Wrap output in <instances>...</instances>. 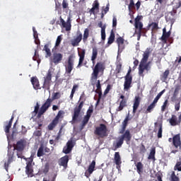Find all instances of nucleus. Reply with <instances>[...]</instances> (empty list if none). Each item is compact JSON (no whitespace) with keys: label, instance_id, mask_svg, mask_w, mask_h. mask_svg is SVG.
I'll list each match as a JSON object with an SVG mask.
<instances>
[{"label":"nucleus","instance_id":"1","mask_svg":"<svg viewBox=\"0 0 181 181\" xmlns=\"http://www.w3.org/2000/svg\"><path fill=\"white\" fill-rule=\"evenodd\" d=\"M151 52L152 49L151 48H146V49L143 54V57L139 65V75L141 77H144V72L145 71V70L146 71H149L151 69H152V66L151 65L152 64V62H148L149 56H151Z\"/></svg>","mask_w":181,"mask_h":181},{"label":"nucleus","instance_id":"2","mask_svg":"<svg viewBox=\"0 0 181 181\" xmlns=\"http://www.w3.org/2000/svg\"><path fill=\"white\" fill-rule=\"evenodd\" d=\"M105 70V64L103 62H98L93 69V73L91 74L90 79L96 81L98 78L100 73L103 74Z\"/></svg>","mask_w":181,"mask_h":181},{"label":"nucleus","instance_id":"3","mask_svg":"<svg viewBox=\"0 0 181 181\" xmlns=\"http://www.w3.org/2000/svg\"><path fill=\"white\" fill-rule=\"evenodd\" d=\"M94 134L100 138H105L106 136H108V129L107 128V125L100 124L98 127H95Z\"/></svg>","mask_w":181,"mask_h":181},{"label":"nucleus","instance_id":"4","mask_svg":"<svg viewBox=\"0 0 181 181\" xmlns=\"http://www.w3.org/2000/svg\"><path fill=\"white\" fill-rule=\"evenodd\" d=\"M131 71H132V69L129 67L126 76H124V90L125 91H128V90L132 87V76L131 74Z\"/></svg>","mask_w":181,"mask_h":181},{"label":"nucleus","instance_id":"5","mask_svg":"<svg viewBox=\"0 0 181 181\" xmlns=\"http://www.w3.org/2000/svg\"><path fill=\"white\" fill-rule=\"evenodd\" d=\"M34 156L35 154L32 153L30 157L28 158L25 173L28 175V177H33V166H32V163L33 162Z\"/></svg>","mask_w":181,"mask_h":181},{"label":"nucleus","instance_id":"6","mask_svg":"<svg viewBox=\"0 0 181 181\" xmlns=\"http://www.w3.org/2000/svg\"><path fill=\"white\" fill-rule=\"evenodd\" d=\"M84 101H86V99L81 101L79 105L74 109V115L72 116V121L74 122H76V121L78 119V117H80L81 110H83V107L84 106Z\"/></svg>","mask_w":181,"mask_h":181},{"label":"nucleus","instance_id":"7","mask_svg":"<svg viewBox=\"0 0 181 181\" xmlns=\"http://www.w3.org/2000/svg\"><path fill=\"white\" fill-rule=\"evenodd\" d=\"M93 106H90L88 110L86 112V115L84 116L82 123L80 126L81 131H83L86 125L88 124V121H90V118H91V115L93 114Z\"/></svg>","mask_w":181,"mask_h":181},{"label":"nucleus","instance_id":"8","mask_svg":"<svg viewBox=\"0 0 181 181\" xmlns=\"http://www.w3.org/2000/svg\"><path fill=\"white\" fill-rule=\"evenodd\" d=\"M60 118H63V110H59L57 115V116L54 118L52 122L48 125V129L49 131H53L57 124H59V120Z\"/></svg>","mask_w":181,"mask_h":181},{"label":"nucleus","instance_id":"9","mask_svg":"<svg viewBox=\"0 0 181 181\" xmlns=\"http://www.w3.org/2000/svg\"><path fill=\"white\" fill-rule=\"evenodd\" d=\"M52 100L50 98H48L46 101L44 103V104L41 106L40 110L38 112V117H40V115H43L45 112H46L50 107H52Z\"/></svg>","mask_w":181,"mask_h":181},{"label":"nucleus","instance_id":"10","mask_svg":"<svg viewBox=\"0 0 181 181\" xmlns=\"http://www.w3.org/2000/svg\"><path fill=\"white\" fill-rule=\"evenodd\" d=\"M73 69H74V59H73V55H70L68 58L67 64L65 65L66 74L71 75Z\"/></svg>","mask_w":181,"mask_h":181},{"label":"nucleus","instance_id":"11","mask_svg":"<svg viewBox=\"0 0 181 181\" xmlns=\"http://www.w3.org/2000/svg\"><path fill=\"white\" fill-rule=\"evenodd\" d=\"M52 84V71H48L46 76L44 77V83L42 88H46V90H50V86Z\"/></svg>","mask_w":181,"mask_h":181},{"label":"nucleus","instance_id":"12","mask_svg":"<svg viewBox=\"0 0 181 181\" xmlns=\"http://www.w3.org/2000/svg\"><path fill=\"white\" fill-rule=\"evenodd\" d=\"M60 22L62 23V29H65L66 32L71 30V17L69 16L67 18L66 22L64 21V19L60 17Z\"/></svg>","mask_w":181,"mask_h":181},{"label":"nucleus","instance_id":"13","mask_svg":"<svg viewBox=\"0 0 181 181\" xmlns=\"http://www.w3.org/2000/svg\"><path fill=\"white\" fill-rule=\"evenodd\" d=\"M27 141L25 139H21L17 141L16 144L14 146V149L18 151V152H23L25 148H26Z\"/></svg>","mask_w":181,"mask_h":181},{"label":"nucleus","instance_id":"14","mask_svg":"<svg viewBox=\"0 0 181 181\" xmlns=\"http://www.w3.org/2000/svg\"><path fill=\"white\" fill-rule=\"evenodd\" d=\"M62 60H63V54L60 53L55 52L50 57V62L54 63L55 66L59 64V63H62Z\"/></svg>","mask_w":181,"mask_h":181},{"label":"nucleus","instance_id":"15","mask_svg":"<svg viewBox=\"0 0 181 181\" xmlns=\"http://www.w3.org/2000/svg\"><path fill=\"white\" fill-rule=\"evenodd\" d=\"M120 138L123 141H125L127 145H129V142H131V139H132V134H131V132H129V129H127L124 132L123 134L120 136Z\"/></svg>","mask_w":181,"mask_h":181},{"label":"nucleus","instance_id":"16","mask_svg":"<svg viewBox=\"0 0 181 181\" xmlns=\"http://www.w3.org/2000/svg\"><path fill=\"white\" fill-rule=\"evenodd\" d=\"M13 155H15V153L12 151H8V161L7 163H4V169L8 172V169L9 168V165L13 162Z\"/></svg>","mask_w":181,"mask_h":181},{"label":"nucleus","instance_id":"17","mask_svg":"<svg viewBox=\"0 0 181 181\" xmlns=\"http://www.w3.org/2000/svg\"><path fill=\"white\" fill-rule=\"evenodd\" d=\"M168 121L171 127H176L177 125H180L181 124L180 117L177 119V116H176V115H172L171 118H170Z\"/></svg>","mask_w":181,"mask_h":181},{"label":"nucleus","instance_id":"18","mask_svg":"<svg viewBox=\"0 0 181 181\" xmlns=\"http://www.w3.org/2000/svg\"><path fill=\"white\" fill-rule=\"evenodd\" d=\"M92 6L93 7L89 11L90 15H95V13L100 11V3L98 2V0H95Z\"/></svg>","mask_w":181,"mask_h":181},{"label":"nucleus","instance_id":"19","mask_svg":"<svg viewBox=\"0 0 181 181\" xmlns=\"http://www.w3.org/2000/svg\"><path fill=\"white\" fill-rule=\"evenodd\" d=\"M73 148H74V144H73V141L72 140L68 141L66 143V146L64 147L63 148L64 153H65L66 155L70 153V152L73 151Z\"/></svg>","mask_w":181,"mask_h":181},{"label":"nucleus","instance_id":"20","mask_svg":"<svg viewBox=\"0 0 181 181\" xmlns=\"http://www.w3.org/2000/svg\"><path fill=\"white\" fill-rule=\"evenodd\" d=\"M73 148H74V144H73V141L72 140L68 141L66 143V146L64 147L63 148L64 153H65L66 155L70 153V152L73 151Z\"/></svg>","mask_w":181,"mask_h":181},{"label":"nucleus","instance_id":"21","mask_svg":"<svg viewBox=\"0 0 181 181\" xmlns=\"http://www.w3.org/2000/svg\"><path fill=\"white\" fill-rule=\"evenodd\" d=\"M173 145L176 149H177V148L181 149L180 134H176L173 137Z\"/></svg>","mask_w":181,"mask_h":181},{"label":"nucleus","instance_id":"22","mask_svg":"<svg viewBox=\"0 0 181 181\" xmlns=\"http://www.w3.org/2000/svg\"><path fill=\"white\" fill-rule=\"evenodd\" d=\"M141 105V98L139 96H135L133 104V114H136L139 105Z\"/></svg>","mask_w":181,"mask_h":181},{"label":"nucleus","instance_id":"23","mask_svg":"<svg viewBox=\"0 0 181 181\" xmlns=\"http://www.w3.org/2000/svg\"><path fill=\"white\" fill-rule=\"evenodd\" d=\"M154 125H155L154 132H156V131H158V128L157 136L158 139L162 138V132L163 131V129L162 128V127H163L162 122H158V123L156 122L154 124Z\"/></svg>","mask_w":181,"mask_h":181},{"label":"nucleus","instance_id":"24","mask_svg":"<svg viewBox=\"0 0 181 181\" xmlns=\"http://www.w3.org/2000/svg\"><path fill=\"white\" fill-rule=\"evenodd\" d=\"M83 40V34L80 32L77 33V36L76 38L71 40V43L75 47L76 46H78L80 45V42Z\"/></svg>","mask_w":181,"mask_h":181},{"label":"nucleus","instance_id":"25","mask_svg":"<svg viewBox=\"0 0 181 181\" xmlns=\"http://www.w3.org/2000/svg\"><path fill=\"white\" fill-rule=\"evenodd\" d=\"M68 163H69V156L67 155L63 156L59 160V166H63L64 169H67Z\"/></svg>","mask_w":181,"mask_h":181},{"label":"nucleus","instance_id":"26","mask_svg":"<svg viewBox=\"0 0 181 181\" xmlns=\"http://www.w3.org/2000/svg\"><path fill=\"white\" fill-rule=\"evenodd\" d=\"M79 57V62L77 67H81L83 66V62H84V57H86V49H81L78 52Z\"/></svg>","mask_w":181,"mask_h":181},{"label":"nucleus","instance_id":"27","mask_svg":"<svg viewBox=\"0 0 181 181\" xmlns=\"http://www.w3.org/2000/svg\"><path fill=\"white\" fill-rule=\"evenodd\" d=\"M98 56V49H97V47H94L92 49V56L90 58V60L93 63V66L95 65V60H97Z\"/></svg>","mask_w":181,"mask_h":181},{"label":"nucleus","instance_id":"28","mask_svg":"<svg viewBox=\"0 0 181 181\" xmlns=\"http://www.w3.org/2000/svg\"><path fill=\"white\" fill-rule=\"evenodd\" d=\"M31 83L33 84L34 90H40V84L39 83V79H37V77H32Z\"/></svg>","mask_w":181,"mask_h":181},{"label":"nucleus","instance_id":"29","mask_svg":"<svg viewBox=\"0 0 181 181\" xmlns=\"http://www.w3.org/2000/svg\"><path fill=\"white\" fill-rule=\"evenodd\" d=\"M129 115H127L124 120L122 122V127L119 134H124V132H125V129H127V127L128 126V121H129Z\"/></svg>","mask_w":181,"mask_h":181},{"label":"nucleus","instance_id":"30","mask_svg":"<svg viewBox=\"0 0 181 181\" xmlns=\"http://www.w3.org/2000/svg\"><path fill=\"white\" fill-rule=\"evenodd\" d=\"M170 37V31L166 32V28L163 29V35L161 37V40L166 43L168 42V39Z\"/></svg>","mask_w":181,"mask_h":181},{"label":"nucleus","instance_id":"31","mask_svg":"<svg viewBox=\"0 0 181 181\" xmlns=\"http://www.w3.org/2000/svg\"><path fill=\"white\" fill-rule=\"evenodd\" d=\"M14 118H15V117L13 115H12L10 121L8 122L7 125L5 127L4 131H5L6 134H9V130L12 127V122H13Z\"/></svg>","mask_w":181,"mask_h":181},{"label":"nucleus","instance_id":"32","mask_svg":"<svg viewBox=\"0 0 181 181\" xmlns=\"http://www.w3.org/2000/svg\"><path fill=\"white\" fill-rule=\"evenodd\" d=\"M136 172L139 175H142L144 173V165L141 162H138L136 164Z\"/></svg>","mask_w":181,"mask_h":181},{"label":"nucleus","instance_id":"33","mask_svg":"<svg viewBox=\"0 0 181 181\" xmlns=\"http://www.w3.org/2000/svg\"><path fill=\"white\" fill-rule=\"evenodd\" d=\"M115 163L117 165V166H119L121 163H122V161H121V156H119V152H115Z\"/></svg>","mask_w":181,"mask_h":181},{"label":"nucleus","instance_id":"34","mask_svg":"<svg viewBox=\"0 0 181 181\" xmlns=\"http://www.w3.org/2000/svg\"><path fill=\"white\" fill-rule=\"evenodd\" d=\"M156 153V148H155V147L151 148L150 153L148 157V159H149V160L151 159V160H153V162H155V160H156L155 158Z\"/></svg>","mask_w":181,"mask_h":181},{"label":"nucleus","instance_id":"35","mask_svg":"<svg viewBox=\"0 0 181 181\" xmlns=\"http://www.w3.org/2000/svg\"><path fill=\"white\" fill-rule=\"evenodd\" d=\"M169 74H170V71L169 69L165 70L163 74L160 76V80L163 83L168 80V77H169Z\"/></svg>","mask_w":181,"mask_h":181},{"label":"nucleus","instance_id":"36","mask_svg":"<svg viewBox=\"0 0 181 181\" xmlns=\"http://www.w3.org/2000/svg\"><path fill=\"white\" fill-rule=\"evenodd\" d=\"M127 107V100H122L119 103V107L116 109V111H122L124 108Z\"/></svg>","mask_w":181,"mask_h":181},{"label":"nucleus","instance_id":"37","mask_svg":"<svg viewBox=\"0 0 181 181\" xmlns=\"http://www.w3.org/2000/svg\"><path fill=\"white\" fill-rule=\"evenodd\" d=\"M115 40V33H114V30L110 32V35L108 37L107 45H112Z\"/></svg>","mask_w":181,"mask_h":181},{"label":"nucleus","instance_id":"38","mask_svg":"<svg viewBox=\"0 0 181 181\" xmlns=\"http://www.w3.org/2000/svg\"><path fill=\"white\" fill-rule=\"evenodd\" d=\"M124 144V141L122 140V139L119 137V140L117 141V143H113L114 149L113 151H117L118 148H121L122 146V144Z\"/></svg>","mask_w":181,"mask_h":181},{"label":"nucleus","instance_id":"39","mask_svg":"<svg viewBox=\"0 0 181 181\" xmlns=\"http://www.w3.org/2000/svg\"><path fill=\"white\" fill-rule=\"evenodd\" d=\"M88 36H90V30L88 28H86L84 30L83 37L82 38L83 43H86V42H87V40H88Z\"/></svg>","mask_w":181,"mask_h":181},{"label":"nucleus","instance_id":"40","mask_svg":"<svg viewBox=\"0 0 181 181\" xmlns=\"http://www.w3.org/2000/svg\"><path fill=\"white\" fill-rule=\"evenodd\" d=\"M44 155H45V146H43V145H41L37 150V158H40Z\"/></svg>","mask_w":181,"mask_h":181},{"label":"nucleus","instance_id":"41","mask_svg":"<svg viewBox=\"0 0 181 181\" xmlns=\"http://www.w3.org/2000/svg\"><path fill=\"white\" fill-rule=\"evenodd\" d=\"M95 170V160H93L91 163L89 165L87 172L89 173H93Z\"/></svg>","mask_w":181,"mask_h":181},{"label":"nucleus","instance_id":"42","mask_svg":"<svg viewBox=\"0 0 181 181\" xmlns=\"http://www.w3.org/2000/svg\"><path fill=\"white\" fill-rule=\"evenodd\" d=\"M151 26H152V29H151L152 32H153V30H158V29H159L158 23L153 22V23L148 24L147 26L148 30H149V29H151Z\"/></svg>","mask_w":181,"mask_h":181},{"label":"nucleus","instance_id":"43","mask_svg":"<svg viewBox=\"0 0 181 181\" xmlns=\"http://www.w3.org/2000/svg\"><path fill=\"white\" fill-rule=\"evenodd\" d=\"M43 50H45V52L46 53L45 57H50L52 56V52L50 51V49L49 48L48 44H47L44 46Z\"/></svg>","mask_w":181,"mask_h":181},{"label":"nucleus","instance_id":"44","mask_svg":"<svg viewBox=\"0 0 181 181\" xmlns=\"http://www.w3.org/2000/svg\"><path fill=\"white\" fill-rule=\"evenodd\" d=\"M60 97H62V95L60 94V93L57 92V93H52V98H50V100L54 102V100H59V98H60Z\"/></svg>","mask_w":181,"mask_h":181},{"label":"nucleus","instance_id":"45","mask_svg":"<svg viewBox=\"0 0 181 181\" xmlns=\"http://www.w3.org/2000/svg\"><path fill=\"white\" fill-rule=\"evenodd\" d=\"M170 181H180L179 177L176 176L175 171H173L171 173Z\"/></svg>","mask_w":181,"mask_h":181},{"label":"nucleus","instance_id":"46","mask_svg":"<svg viewBox=\"0 0 181 181\" xmlns=\"http://www.w3.org/2000/svg\"><path fill=\"white\" fill-rule=\"evenodd\" d=\"M168 105H169V100H168V99H166L163 105L161 106V111L162 112H164V111L166 110V108H168Z\"/></svg>","mask_w":181,"mask_h":181},{"label":"nucleus","instance_id":"47","mask_svg":"<svg viewBox=\"0 0 181 181\" xmlns=\"http://www.w3.org/2000/svg\"><path fill=\"white\" fill-rule=\"evenodd\" d=\"M139 153H141V155L145 153L146 152V147H145V145H144L143 143L141 144V146L139 147Z\"/></svg>","mask_w":181,"mask_h":181},{"label":"nucleus","instance_id":"48","mask_svg":"<svg viewBox=\"0 0 181 181\" xmlns=\"http://www.w3.org/2000/svg\"><path fill=\"white\" fill-rule=\"evenodd\" d=\"M135 8V3L134 2V0H130V3L128 6V9L129 12H132V9Z\"/></svg>","mask_w":181,"mask_h":181},{"label":"nucleus","instance_id":"49","mask_svg":"<svg viewBox=\"0 0 181 181\" xmlns=\"http://www.w3.org/2000/svg\"><path fill=\"white\" fill-rule=\"evenodd\" d=\"M116 42L118 45V47H119L121 45H124V40L122 37H119L117 38Z\"/></svg>","mask_w":181,"mask_h":181},{"label":"nucleus","instance_id":"50","mask_svg":"<svg viewBox=\"0 0 181 181\" xmlns=\"http://www.w3.org/2000/svg\"><path fill=\"white\" fill-rule=\"evenodd\" d=\"M174 170L181 172V161H177L174 167Z\"/></svg>","mask_w":181,"mask_h":181},{"label":"nucleus","instance_id":"51","mask_svg":"<svg viewBox=\"0 0 181 181\" xmlns=\"http://www.w3.org/2000/svg\"><path fill=\"white\" fill-rule=\"evenodd\" d=\"M156 107V105L154 103H152L148 107H147V112H152V110Z\"/></svg>","mask_w":181,"mask_h":181},{"label":"nucleus","instance_id":"52","mask_svg":"<svg viewBox=\"0 0 181 181\" xmlns=\"http://www.w3.org/2000/svg\"><path fill=\"white\" fill-rule=\"evenodd\" d=\"M112 88V85L108 84L106 87V89L104 91V95H107V94H108V93H110V91L111 90Z\"/></svg>","mask_w":181,"mask_h":181},{"label":"nucleus","instance_id":"53","mask_svg":"<svg viewBox=\"0 0 181 181\" xmlns=\"http://www.w3.org/2000/svg\"><path fill=\"white\" fill-rule=\"evenodd\" d=\"M141 21V16H137L136 18H135V23L136 25H140V27L142 26V22L140 21Z\"/></svg>","mask_w":181,"mask_h":181},{"label":"nucleus","instance_id":"54","mask_svg":"<svg viewBox=\"0 0 181 181\" xmlns=\"http://www.w3.org/2000/svg\"><path fill=\"white\" fill-rule=\"evenodd\" d=\"M62 8L63 9H69V1L67 0H63Z\"/></svg>","mask_w":181,"mask_h":181},{"label":"nucleus","instance_id":"55","mask_svg":"<svg viewBox=\"0 0 181 181\" xmlns=\"http://www.w3.org/2000/svg\"><path fill=\"white\" fill-rule=\"evenodd\" d=\"M60 43H62V35L58 36L57 38L55 43L56 47H59V46H60Z\"/></svg>","mask_w":181,"mask_h":181},{"label":"nucleus","instance_id":"56","mask_svg":"<svg viewBox=\"0 0 181 181\" xmlns=\"http://www.w3.org/2000/svg\"><path fill=\"white\" fill-rule=\"evenodd\" d=\"M42 135V129L36 130L33 133L34 136H40Z\"/></svg>","mask_w":181,"mask_h":181},{"label":"nucleus","instance_id":"57","mask_svg":"<svg viewBox=\"0 0 181 181\" xmlns=\"http://www.w3.org/2000/svg\"><path fill=\"white\" fill-rule=\"evenodd\" d=\"M122 69V64L121 63L118 64L116 66L117 73H121Z\"/></svg>","mask_w":181,"mask_h":181},{"label":"nucleus","instance_id":"58","mask_svg":"<svg viewBox=\"0 0 181 181\" xmlns=\"http://www.w3.org/2000/svg\"><path fill=\"white\" fill-rule=\"evenodd\" d=\"M96 87H97V90L98 91H101V81H100V80L97 81V84H96Z\"/></svg>","mask_w":181,"mask_h":181},{"label":"nucleus","instance_id":"59","mask_svg":"<svg viewBox=\"0 0 181 181\" xmlns=\"http://www.w3.org/2000/svg\"><path fill=\"white\" fill-rule=\"evenodd\" d=\"M33 32L34 39H37V37H39V36L37 34V31L36 30V28H35V27H33Z\"/></svg>","mask_w":181,"mask_h":181},{"label":"nucleus","instance_id":"60","mask_svg":"<svg viewBox=\"0 0 181 181\" xmlns=\"http://www.w3.org/2000/svg\"><path fill=\"white\" fill-rule=\"evenodd\" d=\"M101 39H102V40H105V28H103L101 30Z\"/></svg>","mask_w":181,"mask_h":181},{"label":"nucleus","instance_id":"61","mask_svg":"<svg viewBox=\"0 0 181 181\" xmlns=\"http://www.w3.org/2000/svg\"><path fill=\"white\" fill-rule=\"evenodd\" d=\"M179 91H180V86H177L175 87V89L173 95H177V94H179Z\"/></svg>","mask_w":181,"mask_h":181},{"label":"nucleus","instance_id":"62","mask_svg":"<svg viewBox=\"0 0 181 181\" xmlns=\"http://www.w3.org/2000/svg\"><path fill=\"white\" fill-rule=\"evenodd\" d=\"M39 103H36V105L35 106V110H34V111H33V112L35 113V114H37V112H39Z\"/></svg>","mask_w":181,"mask_h":181},{"label":"nucleus","instance_id":"63","mask_svg":"<svg viewBox=\"0 0 181 181\" xmlns=\"http://www.w3.org/2000/svg\"><path fill=\"white\" fill-rule=\"evenodd\" d=\"M175 111H179V110H180V101L175 105Z\"/></svg>","mask_w":181,"mask_h":181},{"label":"nucleus","instance_id":"64","mask_svg":"<svg viewBox=\"0 0 181 181\" xmlns=\"http://www.w3.org/2000/svg\"><path fill=\"white\" fill-rule=\"evenodd\" d=\"M112 28H117V18L115 17L112 19Z\"/></svg>","mask_w":181,"mask_h":181}]
</instances>
